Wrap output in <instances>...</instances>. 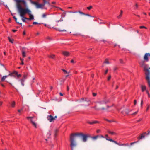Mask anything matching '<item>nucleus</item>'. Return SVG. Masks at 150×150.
Segmentation results:
<instances>
[{"instance_id":"60","label":"nucleus","mask_w":150,"mask_h":150,"mask_svg":"<svg viewBox=\"0 0 150 150\" xmlns=\"http://www.w3.org/2000/svg\"><path fill=\"white\" fill-rule=\"evenodd\" d=\"M134 104L135 105H136L137 104V101L136 100H134Z\"/></svg>"},{"instance_id":"49","label":"nucleus","mask_w":150,"mask_h":150,"mask_svg":"<svg viewBox=\"0 0 150 150\" xmlns=\"http://www.w3.org/2000/svg\"><path fill=\"white\" fill-rule=\"evenodd\" d=\"M52 6L54 7H55V8H57L58 9H59V10H60V9L61 8L59 7H57V6Z\"/></svg>"},{"instance_id":"40","label":"nucleus","mask_w":150,"mask_h":150,"mask_svg":"<svg viewBox=\"0 0 150 150\" xmlns=\"http://www.w3.org/2000/svg\"><path fill=\"white\" fill-rule=\"evenodd\" d=\"M122 11H121V13L118 16V18H120V17H121L122 15Z\"/></svg>"},{"instance_id":"38","label":"nucleus","mask_w":150,"mask_h":150,"mask_svg":"<svg viewBox=\"0 0 150 150\" xmlns=\"http://www.w3.org/2000/svg\"><path fill=\"white\" fill-rule=\"evenodd\" d=\"M139 28L141 29H142V28H145L146 29H147V28L145 26H140L139 27Z\"/></svg>"},{"instance_id":"52","label":"nucleus","mask_w":150,"mask_h":150,"mask_svg":"<svg viewBox=\"0 0 150 150\" xmlns=\"http://www.w3.org/2000/svg\"><path fill=\"white\" fill-rule=\"evenodd\" d=\"M47 27L48 28H52L51 27L50 25H48Z\"/></svg>"},{"instance_id":"15","label":"nucleus","mask_w":150,"mask_h":150,"mask_svg":"<svg viewBox=\"0 0 150 150\" xmlns=\"http://www.w3.org/2000/svg\"><path fill=\"white\" fill-rule=\"evenodd\" d=\"M63 54L65 56L68 57L70 54L69 52L67 51H63L62 52Z\"/></svg>"},{"instance_id":"45","label":"nucleus","mask_w":150,"mask_h":150,"mask_svg":"<svg viewBox=\"0 0 150 150\" xmlns=\"http://www.w3.org/2000/svg\"><path fill=\"white\" fill-rule=\"evenodd\" d=\"M150 106L149 105H148L147 107V108L146 110V112H147L148 110H149V108H150Z\"/></svg>"},{"instance_id":"11","label":"nucleus","mask_w":150,"mask_h":150,"mask_svg":"<svg viewBox=\"0 0 150 150\" xmlns=\"http://www.w3.org/2000/svg\"><path fill=\"white\" fill-rule=\"evenodd\" d=\"M28 119H30V121L32 123V124L33 125V126L35 127V128H36L37 127V125L35 123L33 120L32 118H33V117H26Z\"/></svg>"},{"instance_id":"3","label":"nucleus","mask_w":150,"mask_h":150,"mask_svg":"<svg viewBox=\"0 0 150 150\" xmlns=\"http://www.w3.org/2000/svg\"><path fill=\"white\" fill-rule=\"evenodd\" d=\"M139 64L141 67H144L145 70L146 71L145 74L146 75V79L147 81L148 84L150 88V72L148 69H145V64L144 61H142L139 62Z\"/></svg>"},{"instance_id":"24","label":"nucleus","mask_w":150,"mask_h":150,"mask_svg":"<svg viewBox=\"0 0 150 150\" xmlns=\"http://www.w3.org/2000/svg\"><path fill=\"white\" fill-rule=\"evenodd\" d=\"M47 15V14L46 13H43L42 16V17L43 18H45L46 17V16Z\"/></svg>"},{"instance_id":"23","label":"nucleus","mask_w":150,"mask_h":150,"mask_svg":"<svg viewBox=\"0 0 150 150\" xmlns=\"http://www.w3.org/2000/svg\"><path fill=\"white\" fill-rule=\"evenodd\" d=\"M8 38L9 40V41L11 43H13L14 40L13 39L9 37H8Z\"/></svg>"},{"instance_id":"16","label":"nucleus","mask_w":150,"mask_h":150,"mask_svg":"<svg viewBox=\"0 0 150 150\" xmlns=\"http://www.w3.org/2000/svg\"><path fill=\"white\" fill-rule=\"evenodd\" d=\"M141 88L142 89V92H144V91L146 90V87L144 85H141Z\"/></svg>"},{"instance_id":"21","label":"nucleus","mask_w":150,"mask_h":150,"mask_svg":"<svg viewBox=\"0 0 150 150\" xmlns=\"http://www.w3.org/2000/svg\"><path fill=\"white\" fill-rule=\"evenodd\" d=\"M107 132L108 133L110 134L111 135H116V133H115V132H114L111 131L109 130H108Z\"/></svg>"},{"instance_id":"55","label":"nucleus","mask_w":150,"mask_h":150,"mask_svg":"<svg viewBox=\"0 0 150 150\" xmlns=\"http://www.w3.org/2000/svg\"><path fill=\"white\" fill-rule=\"evenodd\" d=\"M108 137V134H105V138H105H105H109Z\"/></svg>"},{"instance_id":"43","label":"nucleus","mask_w":150,"mask_h":150,"mask_svg":"<svg viewBox=\"0 0 150 150\" xmlns=\"http://www.w3.org/2000/svg\"><path fill=\"white\" fill-rule=\"evenodd\" d=\"M138 142V141L134 142H132L130 143V145H132L133 144H134L135 143H137Z\"/></svg>"},{"instance_id":"36","label":"nucleus","mask_w":150,"mask_h":150,"mask_svg":"<svg viewBox=\"0 0 150 150\" xmlns=\"http://www.w3.org/2000/svg\"><path fill=\"white\" fill-rule=\"evenodd\" d=\"M51 134V133L50 131H49V132L47 134V136L48 138H50V136Z\"/></svg>"},{"instance_id":"59","label":"nucleus","mask_w":150,"mask_h":150,"mask_svg":"<svg viewBox=\"0 0 150 150\" xmlns=\"http://www.w3.org/2000/svg\"><path fill=\"white\" fill-rule=\"evenodd\" d=\"M46 4H48V6H50V4L49 1H47V3H46Z\"/></svg>"},{"instance_id":"58","label":"nucleus","mask_w":150,"mask_h":150,"mask_svg":"<svg viewBox=\"0 0 150 150\" xmlns=\"http://www.w3.org/2000/svg\"><path fill=\"white\" fill-rule=\"evenodd\" d=\"M102 138H104L105 137L103 136V135H100V136H99V137Z\"/></svg>"},{"instance_id":"47","label":"nucleus","mask_w":150,"mask_h":150,"mask_svg":"<svg viewBox=\"0 0 150 150\" xmlns=\"http://www.w3.org/2000/svg\"><path fill=\"white\" fill-rule=\"evenodd\" d=\"M138 110L137 111L135 112L132 113V115H136L138 113Z\"/></svg>"},{"instance_id":"12","label":"nucleus","mask_w":150,"mask_h":150,"mask_svg":"<svg viewBox=\"0 0 150 150\" xmlns=\"http://www.w3.org/2000/svg\"><path fill=\"white\" fill-rule=\"evenodd\" d=\"M87 122L90 125H93L95 124L99 123L100 122L97 120H94L92 122L88 121Z\"/></svg>"},{"instance_id":"39","label":"nucleus","mask_w":150,"mask_h":150,"mask_svg":"<svg viewBox=\"0 0 150 150\" xmlns=\"http://www.w3.org/2000/svg\"><path fill=\"white\" fill-rule=\"evenodd\" d=\"M104 63L108 64H109L110 63L108 61L107 59H106L105 60V61L104 62Z\"/></svg>"},{"instance_id":"32","label":"nucleus","mask_w":150,"mask_h":150,"mask_svg":"<svg viewBox=\"0 0 150 150\" xmlns=\"http://www.w3.org/2000/svg\"><path fill=\"white\" fill-rule=\"evenodd\" d=\"M27 77H28L27 74H24L23 76V78L26 80V79L27 78Z\"/></svg>"},{"instance_id":"2","label":"nucleus","mask_w":150,"mask_h":150,"mask_svg":"<svg viewBox=\"0 0 150 150\" xmlns=\"http://www.w3.org/2000/svg\"><path fill=\"white\" fill-rule=\"evenodd\" d=\"M76 136L82 137V141L84 142H86L87 140L86 134L82 133H75L71 134L70 137V140L71 142L70 146L71 147V150H73V148L76 146V144L75 142V139L76 137Z\"/></svg>"},{"instance_id":"48","label":"nucleus","mask_w":150,"mask_h":150,"mask_svg":"<svg viewBox=\"0 0 150 150\" xmlns=\"http://www.w3.org/2000/svg\"><path fill=\"white\" fill-rule=\"evenodd\" d=\"M101 132V131L100 129H98L96 131V132L97 133H99Z\"/></svg>"},{"instance_id":"19","label":"nucleus","mask_w":150,"mask_h":150,"mask_svg":"<svg viewBox=\"0 0 150 150\" xmlns=\"http://www.w3.org/2000/svg\"><path fill=\"white\" fill-rule=\"evenodd\" d=\"M99 137V135H97L94 136H93L91 137V138L93 140H96L97 138Z\"/></svg>"},{"instance_id":"51","label":"nucleus","mask_w":150,"mask_h":150,"mask_svg":"<svg viewBox=\"0 0 150 150\" xmlns=\"http://www.w3.org/2000/svg\"><path fill=\"white\" fill-rule=\"evenodd\" d=\"M143 99H142L141 100V106H142V105H143Z\"/></svg>"},{"instance_id":"8","label":"nucleus","mask_w":150,"mask_h":150,"mask_svg":"<svg viewBox=\"0 0 150 150\" xmlns=\"http://www.w3.org/2000/svg\"><path fill=\"white\" fill-rule=\"evenodd\" d=\"M131 111V110H129L128 109H125L123 111H121V112L123 115H125L128 114Z\"/></svg>"},{"instance_id":"13","label":"nucleus","mask_w":150,"mask_h":150,"mask_svg":"<svg viewBox=\"0 0 150 150\" xmlns=\"http://www.w3.org/2000/svg\"><path fill=\"white\" fill-rule=\"evenodd\" d=\"M30 16V17L29 18H28V20H33L34 19V16H33L31 14V11L30 12V13H29L28 14Z\"/></svg>"},{"instance_id":"50","label":"nucleus","mask_w":150,"mask_h":150,"mask_svg":"<svg viewBox=\"0 0 150 150\" xmlns=\"http://www.w3.org/2000/svg\"><path fill=\"white\" fill-rule=\"evenodd\" d=\"M121 145H122L121 146H128L129 144L128 143H126L125 144H122Z\"/></svg>"},{"instance_id":"27","label":"nucleus","mask_w":150,"mask_h":150,"mask_svg":"<svg viewBox=\"0 0 150 150\" xmlns=\"http://www.w3.org/2000/svg\"><path fill=\"white\" fill-rule=\"evenodd\" d=\"M62 71H63L64 73L65 74H69L70 73V72L69 71H67L66 70H65L64 69H62Z\"/></svg>"},{"instance_id":"46","label":"nucleus","mask_w":150,"mask_h":150,"mask_svg":"<svg viewBox=\"0 0 150 150\" xmlns=\"http://www.w3.org/2000/svg\"><path fill=\"white\" fill-rule=\"evenodd\" d=\"M41 23H38L37 22H33V24H34V25H35V24H41Z\"/></svg>"},{"instance_id":"9","label":"nucleus","mask_w":150,"mask_h":150,"mask_svg":"<svg viewBox=\"0 0 150 150\" xmlns=\"http://www.w3.org/2000/svg\"><path fill=\"white\" fill-rule=\"evenodd\" d=\"M150 56V53H146L144 57V59L145 61L148 62L149 61V57Z\"/></svg>"},{"instance_id":"29","label":"nucleus","mask_w":150,"mask_h":150,"mask_svg":"<svg viewBox=\"0 0 150 150\" xmlns=\"http://www.w3.org/2000/svg\"><path fill=\"white\" fill-rule=\"evenodd\" d=\"M15 105V103L14 101L12 102L11 104V106L12 107H14Z\"/></svg>"},{"instance_id":"20","label":"nucleus","mask_w":150,"mask_h":150,"mask_svg":"<svg viewBox=\"0 0 150 150\" xmlns=\"http://www.w3.org/2000/svg\"><path fill=\"white\" fill-rule=\"evenodd\" d=\"M52 28H53L55 29L57 31H59V32L66 31V30H60V29H58L57 28H55V27H52Z\"/></svg>"},{"instance_id":"18","label":"nucleus","mask_w":150,"mask_h":150,"mask_svg":"<svg viewBox=\"0 0 150 150\" xmlns=\"http://www.w3.org/2000/svg\"><path fill=\"white\" fill-rule=\"evenodd\" d=\"M25 79H23V78H22L21 79L20 81H21V85L23 86H24V82H25Z\"/></svg>"},{"instance_id":"57","label":"nucleus","mask_w":150,"mask_h":150,"mask_svg":"<svg viewBox=\"0 0 150 150\" xmlns=\"http://www.w3.org/2000/svg\"><path fill=\"white\" fill-rule=\"evenodd\" d=\"M44 3L45 4L47 3V1H46L45 0H43Z\"/></svg>"},{"instance_id":"63","label":"nucleus","mask_w":150,"mask_h":150,"mask_svg":"<svg viewBox=\"0 0 150 150\" xmlns=\"http://www.w3.org/2000/svg\"><path fill=\"white\" fill-rule=\"evenodd\" d=\"M71 62L72 63H75V62L73 60H71Z\"/></svg>"},{"instance_id":"61","label":"nucleus","mask_w":150,"mask_h":150,"mask_svg":"<svg viewBox=\"0 0 150 150\" xmlns=\"http://www.w3.org/2000/svg\"><path fill=\"white\" fill-rule=\"evenodd\" d=\"M138 7V5L137 4H136L135 5V8H134L135 9H137Z\"/></svg>"},{"instance_id":"25","label":"nucleus","mask_w":150,"mask_h":150,"mask_svg":"<svg viewBox=\"0 0 150 150\" xmlns=\"http://www.w3.org/2000/svg\"><path fill=\"white\" fill-rule=\"evenodd\" d=\"M22 18V20L23 21V22H25V20H28V18L26 17H24V16H23V17H21Z\"/></svg>"},{"instance_id":"28","label":"nucleus","mask_w":150,"mask_h":150,"mask_svg":"<svg viewBox=\"0 0 150 150\" xmlns=\"http://www.w3.org/2000/svg\"><path fill=\"white\" fill-rule=\"evenodd\" d=\"M13 74L12 72H10L9 74L7 76H8V77L9 76H13V77H15V76L13 75Z\"/></svg>"},{"instance_id":"54","label":"nucleus","mask_w":150,"mask_h":150,"mask_svg":"<svg viewBox=\"0 0 150 150\" xmlns=\"http://www.w3.org/2000/svg\"><path fill=\"white\" fill-rule=\"evenodd\" d=\"M142 120V118H140L139 120H138L137 121V122H139L140 121Z\"/></svg>"},{"instance_id":"41","label":"nucleus","mask_w":150,"mask_h":150,"mask_svg":"<svg viewBox=\"0 0 150 150\" xmlns=\"http://www.w3.org/2000/svg\"><path fill=\"white\" fill-rule=\"evenodd\" d=\"M16 75L17 76L18 78H19L21 76V74H18V72L17 73V74H16Z\"/></svg>"},{"instance_id":"33","label":"nucleus","mask_w":150,"mask_h":150,"mask_svg":"<svg viewBox=\"0 0 150 150\" xmlns=\"http://www.w3.org/2000/svg\"><path fill=\"white\" fill-rule=\"evenodd\" d=\"M14 19H15V21H16V22L17 23H18V24H20V25H22V23H19V22H17V18H14Z\"/></svg>"},{"instance_id":"34","label":"nucleus","mask_w":150,"mask_h":150,"mask_svg":"<svg viewBox=\"0 0 150 150\" xmlns=\"http://www.w3.org/2000/svg\"><path fill=\"white\" fill-rule=\"evenodd\" d=\"M92 7H93L92 6H90L89 7H87V8L88 10H90L92 8Z\"/></svg>"},{"instance_id":"4","label":"nucleus","mask_w":150,"mask_h":150,"mask_svg":"<svg viewBox=\"0 0 150 150\" xmlns=\"http://www.w3.org/2000/svg\"><path fill=\"white\" fill-rule=\"evenodd\" d=\"M108 102V100L105 99L103 100L97 102L96 105L95 106L92 107V108H94L97 110H99L100 109V108H98V107L100 105L105 104Z\"/></svg>"},{"instance_id":"37","label":"nucleus","mask_w":150,"mask_h":150,"mask_svg":"<svg viewBox=\"0 0 150 150\" xmlns=\"http://www.w3.org/2000/svg\"><path fill=\"white\" fill-rule=\"evenodd\" d=\"M105 120H106L108 122H115V121H113V120H108L107 119H105Z\"/></svg>"},{"instance_id":"10","label":"nucleus","mask_w":150,"mask_h":150,"mask_svg":"<svg viewBox=\"0 0 150 150\" xmlns=\"http://www.w3.org/2000/svg\"><path fill=\"white\" fill-rule=\"evenodd\" d=\"M105 139L107 140L113 142L114 143H115L116 144L118 145L119 146H121L122 145H121V144H120L118 143H117L116 141H114V140H113L112 139L110 138H105Z\"/></svg>"},{"instance_id":"53","label":"nucleus","mask_w":150,"mask_h":150,"mask_svg":"<svg viewBox=\"0 0 150 150\" xmlns=\"http://www.w3.org/2000/svg\"><path fill=\"white\" fill-rule=\"evenodd\" d=\"M120 62L121 63H123V60L122 59H120Z\"/></svg>"},{"instance_id":"5","label":"nucleus","mask_w":150,"mask_h":150,"mask_svg":"<svg viewBox=\"0 0 150 150\" xmlns=\"http://www.w3.org/2000/svg\"><path fill=\"white\" fill-rule=\"evenodd\" d=\"M31 3L36 6V7L37 8H40L42 9H47V8H43L42 7L41 4H39L38 2L35 1H33L31 0H29Z\"/></svg>"},{"instance_id":"7","label":"nucleus","mask_w":150,"mask_h":150,"mask_svg":"<svg viewBox=\"0 0 150 150\" xmlns=\"http://www.w3.org/2000/svg\"><path fill=\"white\" fill-rule=\"evenodd\" d=\"M57 118V116H55L54 117L52 115H50L47 116V118L48 120L49 121V122H54L55 119Z\"/></svg>"},{"instance_id":"6","label":"nucleus","mask_w":150,"mask_h":150,"mask_svg":"<svg viewBox=\"0 0 150 150\" xmlns=\"http://www.w3.org/2000/svg\"><path fill=\"white\" fill-rule=\"evenodd\" d=\"M69 12L70 13H79L80 14H81V15H85L88 16H89L91 17H94V16H92L89 14H85V13H83L80 11H70Z\"/></svg>"},{"instance_id":"62","label":"nucleus","mask_w":150,"mask_h":150,"mask_svg":"<svg viewBox=\"0 0 150 150\" xmlns=\"http://www.w3.org/2000/svg\"><path fill=\"white\" fill-rule=\"evenodd\" d=\"M108 69H107L105 72V74H106L108 73Z\"/></svg>"},{"instance_id":"44","label":"nucleus","mask_w":150,"mask_h":150,"mask_svg":"<svg viewBox=\"0 0 150 150\" xmlns=\"http://www.w3.org/2000/svg\"><path fill=\"white\" fill-rule=\"evenodd\" d=\"M86 134V135L87 137V138H88V137H89V138H91V137H92V136H91L89 134Z\"/></svg>"},{"instance_id":"22","label":"nucleus","mask_w":150,"mask_h":150,"mask_svg":"<svg viewBox=\"0 0 150 150\" xmlns=\"http://www.w3.org/2000/svg\"><path fill=\"white\" fill-rule=\"evenodd\" d=\"M66 15V12L65 11H64L62 14L61 15V17L62 18H64L65 17Z\"/></svg>"},{"instance_id":"1","label":"nucleus","mask_w":150,"mask_h":150,"mask_svg":"<svg viewBox=\"0 0 150 150\" xmlns=\"http://www.w3.org/2000/svg\"><path fill=\"white\" fill-rule=\"evenodd\" d=\"M16 3V6L18 10L20 16L21 17H23L26 14L30 13L31 11L28 8H24L22 7L21 3H22L25 7L27 6L26 1L25 0H14Z\"/></svg>"},{"instance_id":"14","label":"nucleus","mask_w":150,"mask_h":150,"mask_svg":"<svg viewBox=\"0 0 150 150\" xmlns=\"http://www.w3.org/2000/svg\"><path fill=\"white\" fill-rule=\"evenodd\" d=\"M146 134V132L142 134L140 137H139L138 139H142L144 138L145 137V135Z\"/></svg>"},{"instance_id":"56","label":"nucleus","mask_w":150,"mask_h":150,"mask_svg":"<svg viewBox=\"0 0 150 150\" xmlns=\"http://www.w3.org/2000/svg\"><path fill=\"white\" fill-rule=\"evenodd\" d=\"M111 76H109L108 78V80H109L110 79H111Z\"/></svg>"},{"instance_id":"64","label":"nucleus","mask_w":150,"mask_h":150,"mask_svg":"<svg viewBox=\"0 0 150 150\" xmlns=\"http://www.w3.org/2000/svg\"><path fill=\"white\" fill-rule=\"evenodd\" d=\"M93 96H96V93H93Z\"/></svg>"},{"instance_id":"17","label":"nucleus","mask_w":150,"mask_h":150,"mask_svg":"<svg viewBox=\"0 0 150 150\" xmlns=\"http://www.w3.org/2000/svg\"><path fill=\"white\" fill-rule=\"evenodd\" d=\"M8 77V76L6 75L3 76L1 78V81L3 82L5 81V79Z\"/></svg>"},{"instance_id":"31","label":"nucleus","mask_w":150,"mask_h":150,"mask_svg":"<svg viewBox=\"0 0 150 150\" xmlns=\"http://www.w3.org/2000/svg\"><path fill=\"white\" fill-rule=\"evenodd\" d=\"M49 57L52 59H54L55 57V55L53 54H52L49 56Z\"/></svg>"},{"instance_id":"35","label":"nucleus","mask_w":150,"mask_h":150,"mask_svg":"<svg viewBox=\"0 0 150 150\" xmlns=\"http://www.w3.org/2000/svg\"><path fill=\"white\" fill-rule=\"evenodd\" d=\"M63 21V19H62V18L61 17V18H60V19L59 20L56 21V22L57 23H58L59 22H61V21Z\"/></svg>"},{"instance_id":"30","label":"nucleus","mask_w":150,"mask_h":150,"mask_svg":"<svg viewBox=\"0 0 150 150\" xmlns=\"http://www.w3.org/2000/svg\"><path fill=\"white\" fill-rule=\"evenodd\" d=\"M22 56L24 57H25L26 56V54H25V52L24 51H23L22 52Z\"/></svg>"},{"instance_id":"42","label":"nucleus","mask_w":150,"mask_h":150,"mask_svg":"<svg viewBox=\"0 0 150 150\" xmlns=\"http://www.w3.org/2000/svg\"><path fill=\"white\" fill-rule=\"evenodd\" d=\"M12 72L13 74H15V75H16V74H17L18 72L16 71H14Z\"/></svg>"},{"instance_id":"26","label":"nucleus","mask_w":150,"mask_h":150,"mask_svg":"<svg viewBox=\"0 0 150 150\" xmlns=\"http://www.w3.org/2000/svg\"><path fill=\"white\" fill-rule=\"evenodd\" d=\"M107 107L108 108H110V109L109 110H108V111L109 112H112V111H113L114 109H113L111 108V107L109 106H107Z\"/></svg>"}]
</instances>
